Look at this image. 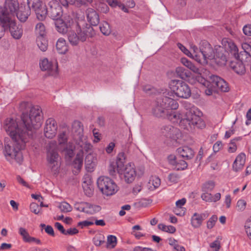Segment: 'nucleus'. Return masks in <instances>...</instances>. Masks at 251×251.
I'll return each instance as SVG.
<instances>
[{
	"instance_id": "nucleus-1",
	"label": "nucleus",
	"mask_w": 251,
	"mask_h": 251,
	"mask_svg": "<svg viewBox=\"0 0 251 251\" xmlns=\"http://www.w3.org/2000/svg\"><path fill=\"white\" fill-rule=\"evenodd\" d=\"M2 127L13 142L12 145L5 142L4 152L6 159L10 161L14 159L21 164L23 159L21 150L25 149L30 138L28 137V134L24 133L14 118H7L3 121Z\"/></svg>"
},
{
	"instance_id": "nucleus-2",
	"label": "nucleus",
	"mask_w": 251,
	"mask_h": 251,
	"mask_svg": "<svg viewBox=\"0 0 251 251\" xmlns=\"http://www.w3.org/2000/svg\"><path fill=\"white\" fill-rule=\"evenodd\" d=\"M173 93L167 89L162 90L151 105V113L156 117H167L171 121L177 122L180 121V125L184 128V125H188L187 122L182 123L185 119L184 115L179 111H173L178 107V102L171 98Z\"/></svg>"
},
{
	"instance_id": "nucleus-3",
	"label": "nucleus",
	"mask_w": 251,
	"mask_h": 251,
	"mask_svg": "<svg viewBox=\"0 0 251 251\" xmlns=\"http://www.w3.org/2000/svg\"><path fill=\"white\" fill-rule=\"evenodd\" d=\"M43 114L41 107L38 105L33 106L29 113H25L21 116V122L17 121L18 125L28 134V137L32 138L35 130L38 129L42 124Z\"/></svg>"
},
{
	"instance_id": "nucleus-4",
	"label": "nucleus",
	"mask_w": 251,
	"mask_h": 251,
	"mask_svg": "<svg viewBox=\"0 0 251 251\" xmlns=\"http://www.w3.org/2000/svg\"><path fill=\"white\" fill-rule=\"evenodd\" d=\"M183 105L187 111L184 114L185 119L183 120L182 123H188V125H184V129L189 130L192 127L201 129L204 128L205 126L204 122L196 114V111L197 108L189 102H185Z\"/></svg>"
},
{
	"instance_id": "nucleus-5",
	"label": "nucleus",
	"mask_w": 251,
	"mask_h": 251,
	"mask_svg": "<svg viewBox=\"0 0 251 251\" xmlns=\"http://www.w3.org/2000/svg\"><path fill=\"white\" fill-rule=\"evenodd\" d=\"M226 48L229 50V52L234 57V60H231L229 62L230 68L237 74L243 75L246 72L245 65L240 60V55H242V52L238 53V49L237 46L231 40L225 41L224 42Z\"/></svg>"
},
{
	"instance_id": "nucleus-6",
	"label": "nucleus",
	"mask_w": 251,
	"mask_h": 251,
	"mask_svg": "<svg viewBox=\"0 0 251 251\" xmlns=\"http://www.w3.org/2000/svg\"><path fill=\"white\" fill-rule=\"evenodd\" d=\"M169 87L171 90L170 92L173 95L170 97H174V95L183 99H187L191 95V92L189 85L181 80L174 79L171 80ZM169 92L170 91L168 90Z\"/></svg>"
},
{
	"instance_id": "nucleus-7",
	"label": "nucleus",
	"mask_w": 251,
	"mask_h": 251,
	"mask_svg": "<svg viewBox=\"0 0 251 251\" xmlns=\"http://www.w3.org/2000/svg\"><path fill=\"white\" fill-rule=\"evenodd\" d=\"M19 7L18 0H5L3 6L0 5V21L14 18Z\"/></svg>"
},
{
	"instance_id": "nucleus-8",
	"label": "nucleus",
	"mask_w": 251,
	"mask_h": 251,
	"mask_svg": "<svg viewBox=\"0 0 251 251\" xmlns=\"http://www.w3.org/2000/svg\"><path fill=\"white\" fill-rule=\"evenodd\" d=\"M97 183L100 191L106 196L113 195L118 190V186L114 180L107 176L99 177Z\"/></svg>"
},
{
	"instance_id": "nucleus-9",
	"label": "nucleus",
	"mask_w": 251,
	"mask_h": 251,
	"mask_svg": "<svg viewBox=\"0 0 251 251\" xmlns=\"http://www.w3.org/2000/svg\"><path fill=\"white\" fill-rule=\"evenodd\" d=\"M0 22L2 25L6 30H9L11 35L15 39H20L23 33L22 27L20 25H17L14 18L5 21V22Z\"/></svg>"
},
{
	"instance_id": "nucleus-10",
	"label": "nucleus",
	"mask_w": 251,
	"mask_h": 251,
	"mask_svg": "<svg viewBox=\"0 0 251 251\" xmlns=\"http://www.w3.org/2000/svg\"><path fill=\"white\" fill-rule=\"evenodd\" d=\"M27 4L30 10L32 9L39 20H43L46 16V5L41 0H27Z\"/></svg>"
},
{
	"instance_id": "nucleus-11",
	"label": "nucleus",
	"mask_w": 251,
	"mask_h": 251,
	"mask_svg": "<svg viewBox=\"0 0 251 251\" xmlns=\"http://www.w3.org/2000/svg\"><path fill=\"white\" fill-rule=\"evenodd\" d=\"M230 39H224L223 44L224 47L219 46L216 49L215 55H214L213 59L215 63L219 66H225L227 61V55L229 54L228 51L229 50L226 48L224 42L229 41Z\"/></svg>"
},
{
	"instance_id": "nucleus-12",
	"label": "nucleus",
	"mask_w": 251,
	"mask_h": 251,
	"mask_svg": "<svg viewBox=\"0 0 251 251\" xmlns=\"http://www.w3.org/2000/svg\"><path fill=\"white\" fill-rule=\"evenodd\" d=\"M199 53L200 59L199 63L206 62L207 60L212 59L214 57L213 49L206 41H202L201 42Z\"/></svg>"
},
{
	"instance_id": "nucleus-13",
	"label": "nucleus",
	"mask_w": 251,
	"mask_h": 251,
	"mask_svg": "<svg viewBox=\"0 0 251 251\" xmlns=\"http://www.w3.org/2000/svg\"><path fill=\"white\" fill-rule=\"evenodd\" d=\"M46 15L48 14L52 19L60 18L62 15V7L56 0H51L48 3V8L46 7Z\"/></svg>"
},
{
	"instance_id": "nucleus-14",
	"label": "nucleus",
	"mask_w": 251,
	"mask_h": 251,
	"mask_svg": "<svg viewBox=\"0 0 251 251\" xmlns=\"http://www.w3.org/2000/svg\"><path fill=\"white\" fill-rule=\"evenodd\" d=\"M54 146V145L53 143H50L47 152V160L50 167L52 170H56L58 167V159L59 156L57 150Z\"/></svg>"
},
{
	"instance_id": "nucleus-15",
	"label": "nucleus",
	"mask_w": 251,
	"mask_h": 251,
	"mask_svg": "<svg viewBox=\"0 0 251 251\" xmlns=\"http://www.w3.org/2000/svg\"><path fill=\"white\" fill-rule=\"evenodd\" d=\"M74 23L73 20L69 16L64 17L63 19L59 18L54 22L56 29L60 33L65 34L71 27Z\"/></svg>"
},
{
	"instance_id": "nucleus-16",
	"label": "nucleus",
	"mask_w": 251,
	"mask_h": 251,
	"mask_svg": "<svg viewBox=\"0 0 251 251\" xmlns=\"http://www.w3.org/2000/svg\"><path fill=\"white\" fill-rule=\"evenodd\" d=\"M74 208L77 211L89 214H93L101 209L99 205H93L86 202H76L74 204Z\"/></svg>"
},
{
	"instance_id": "nucleus-17",
	"label": "nucleus",
	"mask_w": 251,
	"mask_h": 251,
	"mask_svg": "<svg viewBox=\"0 0 251 251\" xmlns=\"http://www.w3.org/2000/svg\"><path fill=\"white\" fill-rule=\"evenodd\" d=\"M77 26L76 31L80 42L86 41L87 39L92 37L95 34L92 26L88 24H85V25L82 27L78 24Z\"/></svg>"
},
{
	"instance_id": "nucleus-18",
	"label": "nucleus",
	"mask_w": 251,
	"mask_h": 251,
	"mask_svg": "<svg viewBox=\"0 0 251 251\" xmlns=\"http://www.w3.org/2000/svg\"><path fill=\"white\" fill-rule=\"evenodd\" d=\"M40 67L42 70L50 72L52 75L57 74L58 64L55 60L50 61L47 58H44L40 62Z\"/></svg>"
},
{
	"instance_id": "nucleus-19",
	"label": "nucleus",
	"mask_w": 251,
	"mask_h": 251,
	"mask_svg": "<svg viewBox=\"0 0 251 251\" xmlns=\"http://www.w3.org/2000/svg\"><path fill=\"white\" fill-rule=\"evenodd\" d=\"M210 82L214 89H217L222 92H226L229 91L227 83L224 79L217 75H211L210 77Z\"/></svg>"
},
{
	"instance_id": "nucleus-20",
	"label": "nucleus",
	"mask_w": 251,
	"mask_h": 251,
	"mask_svg": "<svg viewBox=\"0 0 251 251\" xmlns=\"http://www.w3.org/2000/svg\"><path fill=\"white\" fill-rule=\"evenodd\" d=\"M57 126L56 121L53 118H49L46 122L44 128L45 136L48 138L54 137L57 132Z\"/></svg>"
},
{
	"instance_id": "nucleus-21",
	"label": "nucleus",
	"mask_w": 251,
	"mask_h": 251,
	"mask_svg": "<svg viewBox=\"0 0 251 251\" xmlns=\"http://www.w3.org/2000/svg\"><path fill=\"white\" fill-rule=\"evenodd\" d=\"M161 134L166 138L176 140L178 138L180 133L179 129L171 125H167L161 128Z\"/></svg>"
},
{
	"instance_id": "nucleus-22",
	"label": "nucleus",
	"mask_w": 251,
	"mask_h": 251,
	"mask_svg": "<svg viewBox=\"0 0 251 251\" xmlns=\"http://www.w3.org/2000/svg\"><path fill=\"white\" fill-rule=\"evenodd\" d=\"M123 174L124 175L125 180L127 183L132 182L135 179L136 173L134 165L128 163L124 169Z\"/></svg>"
},
{
	"instance_id": "nucleus-23",
	"label": "nucleus",
	"mask_w": 251,
	"mask_h": 251,
	"mask_svg": "<svg viewBox=\"0 0 251 251\" xmlns=\"http://www.w3.org/2000/svg\"><path fill=\"white\" fill-rule=\"evenodd\" d=\"M71 131L75 138L78 140H82L84 138L83 125L78 121H75L72 123Z\"/></svg>"
},
{
	"instance_id": "nucleus-24",
	"label": "nucleus",
	"mask_w": 251,
	"mask_h": 251,
	"mask_svg": "<svg viewBox=\"0 0 251 251\" xmlns=\"http://www.w3.org/2000/svg\"><path fill=\"white\" fill-rule=\"evenodd\" d=\"M82 187L86 195L91 197L94 193V188L92 184V180L91 176L85 175L82 179Z\"/></svg>"
},
{
	"instance_id": "nucleus-25",
	"label": "nucleus",
	"mask_w": 251,
	"mask_h": 251,
	"mask_svg": "<svg viewBox=\"0 0 251 251\" xmlns=\"http://www.w3.org/2000/svg\"><path fill=\"white\" fill-rule=\"evenodd\" d=\"M88 22L91 24V26H97L99 22V16L97 12L92 8H89L86 11Z\"/></svg>"
},
{
	"instance_id": "nucleus-26",
	"label": "nucleus",
	"mask_w": 251,
	"mask_h": 251,
	"mask_svg": "<svg viewBox=\"0 0 251 251\" xmlns=\"http://www.w3.org/2000/svg\"><path fill=\"white\" fill-rule=\"evenodd\" d=\"M177 151L181 157L187 160L191 159L194 156V151L191 148L187 146L178 148Z\"/></svg>"
},
{
	"instance_id": "nucleus-27",
	"label": "nucleus",
	"mask_w": 251,
	"mask_h": 251,
	"mask_svg": "<svg viewBox=\"0 0 251 251\" xmlns=\"http://www.w3.org/2000/svg\"><path fill=\"white\" fill-rule=\"evenodd\" d=\"M246 156L244 153L239 154L236 158L232 165L234 171L237 172L241 170L245 163Z\"/></svg>"
},
{
	"instance_id": "nucleus-28",
	"label": "nucleus",
	"mask_w": 251,
	"mask_h": 251,
	"mask_svg": "<svg viewBox=\"0 0 251 251\" xmlns=\"http://www.w3.org/2000/svg\"><path fill=\"white\" fill-rule=\"evenodd\" d=\"M96 158L91 153H88L85 159V168L87 171L92 172L96 166Z\"/></svg>"
},
{
	"instance_id": "nucleus-29",
	"label": "nucleus",
	"mask_w": 251,
	"mask_h": 251,
	"mask_svg": "<svg viewBox=\"0 0 251 251\" xmlns=\"http://www.w3.org/2000/svg\"><path fill=\"white\" fill-rule=\"evenodd\" d=\"M126 156L124 152H120L117 156L116 161L115 162L116 165L117 171L119 174H122L124 169L125 168Z\"/></svg>"
},
{
	"instance_id": "nucleus-30",
	"label": "nucleus",
	"mask_w": 251,
	"mask_h": 251,
	"mask_svg": "<svg viewBox=\"0 0 251 251\" xmlns=\"http://www.w3.org/2000/svg\"><path fill=\"white\" fill-rule=\"evenodd\" d=\"M30 14V10L29 7H26L25 6L24 7H19V9L16 12L15 15H16L17 18L21 22H25L27 19L28 16Z\"/></svg>"
},
{
	"instance_id": "nucleus-31",
	"label": "nucleus",
	"mask_w": 251,
	"mask_h": 251,
	"mask_svg": "<svg viewBox=\"0 0 251 251\" xmlns=\"http://www.w3.org/2000/svg\"><path fill=\"white\" fill-rule=\"evenodd\" d=\"M181 63L185 67L189 69L191 71L196 74H201V69L196 66L192 62L186 58H182L181 59Z\"/></svg>"
},
{
	"instance_id": "nucleus-32",
	"label": "nucleus",
	"mask_w": 251,
	"mask_h": 251,
	"mask_svg": "<svg viewBox=\"0 0 251 251\" xmlns=\"http://www.w3.org/2000/svg\"><path fill=\"white\" fill-rule=\"evenodd\" d=\"M56 48L59 53L65 54L68 50L66 41L62 38H60L56 44Z\"/></svg>"
},
{
	"instance_id": "nucleus-33",
	"label": "nucleus",
	"mask_w": 251,
	"mask_h": 251,
	"mask_svg": "<svg viewBox=\"0 0 251 251\" xmlns=\"http://www.w3.org/2000/svg\"><path fill=\"white\" fill-rule=\"evenodd\" d=\"M36 43L41 51H45L47 50L48 41L44 36H38L36 39Z\"/></svg>"
},
{
	"instance_id": "nucleus-34",
	"label": "nucleus",
	"mask_w": 251,
	"mask_h": 251,
	"mask_svg": "<svg viewBox=\"0 0 251 251\" xmlns=\"http://www.w3.org/2000/svg\"><path fill=\"white\" fill-rule=\"evenodd\" d=\"M68 39L70 44L73 46H76L80 42L77 33L74 31H70L68 34Z\"/></svg>"
},
{
	"instance_id": "nucleus-35",
	"label": "nucleus",
	"mask_w": 251,
	"mask_h": 251,
	"mask_svg": "<svg viewBox=\"0 0 251 251\" xmlns=\"http://www.w3.org/2000/svg\"><path fill=\"white\" fill-rule=\"evenodd\" d=\"M83 152L82 151H80L75 157L74 161V167L77 169H80L83 165Z\"/></svg>"
},
{
	"instance_id": "nucleus-36",
	"label": "nucleus",
	"mask_w": 251,
	"mask_h": 251,
	"mask_svg": "<svg viewBox=\"0 0 251 251\" xmlns=\"http://www.w3.org/2000/svg\"><path fill=\"white\" fill-rule=\"evenodd\" d=\"M176 72L177 75L181 78L185 79L190 76V73L189 71L183 67H177L176 68Z\"/></svg>"
},
{
	"instance_id": "nucleus-37",
	"label": "nucleus",
	"mask_w": 251,
	"mask_h": 251,
	"mask_svg": "<svg viewBox=\"0 0 251 251\" xmlns=\"http://www.w3.org/2000/svg\"><path fill=\"white\" fill-rule=\"evenodd\" d=\"M191 54H190V57L194 58L197 62L200 61V49H199L197 46L193 44H191L190 46Z\"/></svg>"
},
{
	"instance_id": "nucleus-38",
	"label": "nucleus",
	"mask_w": 251,
	"mask_h": 251,
	"mask_svg": "<svg viewBox=\"0 0 251 251\" xmlns=\"http://www.w3.org/2000/svg\"><path fill=\"white\" fill-rule=\"evenodd\" d=\"M100 29L101 33L105 35H108L111 33L109 25L106 22H103L100 24Z\"/></svg>"
},
{
	"instance_id": "nucleus-39",
	"label": "nucleus",
	"mask_w": 251,
	"mask_h": 251,
	"mask_svg": "<svg viewBox=\"0 0 251 251\" xmlns=\"http://www.w3.org/2000/svg\"><path fill=\"white\" fill-rule=\"evenodd\" d=\"M79 142H78V144L81 147L82 150L80 151H82V150H84L86 152H89L91 150L92 146V145L88 143L87 141H85V138H82V140H79Z\"/></svg>"
},
{
	"instance_id": "nucleus-40",
	"label": "nucleus",
	"mask_w": 251,
	"mask_h": 251,
	"mask_svg": "<svg viewBox=\"0 0 251 251\" xmlns=\"http://www.w3.org/2000/svg\"><path fill=\"white\" fill-rule=\"evenodd\" d=\"M188 167L187 162L183 160L176 161V164L174 166V169L177 171H182L186 169Z\"/></svg>"
},
{
	"instance_id": "nucleus-41",
	"label": "nucleus",
	"mask_w": 251,
	"mask_h": 251,
	"mask_svg": "<svg viewBox=\"0 0 251 251\" xmlns=\"http://www.w3.org/2000/svg\"><path fill=\"white\" fill-rule=\"evenodd\" d=\"M35 32L38 36H44L46 34V28L44 25L42 23H38L35 27Z\"/></svg>"
},
{
	"instance_id": "nucleus-42",
	"label": "nucleus",
	"mask_w": 251,
	"mask_h": 251,
	"mask_svg": "<svg viewBox=\"0 0 251 251\" xmlns=\"http://www.w3.org/2000/svg\"><path fill=\"white\" fill-rule=\"evenodd\" d=\"M32 104L29 102L26 101L22 102L19 106V108L20 111L22 112V115H23L25 113H28L27 111L28 110L30 111V108L32 107Z\"/></svg>"
},
{
	"instance_id": "nucleus-43",
	"label": "nucleus",
	"mask_w": 251,
	"mask_h": 251,
	"mask_svg": "<svg viewBox=\"0 0 251 251\" xmlns=\"http://www.w3.org/2000/svg\"><path fill=\"white\" fill-rule=\"evenodd\" d=\"M158 228L165 232L173 233L176 231V228L172 226H166L162 224L158 225Z\"/></svg>"
},
{
	"instance_id": "nucleus-44",
	"label": "nucleus",
	"mask_w": 251,
	"mask_h": 251,
	"mask_svg": "<svg viewBox=\"0 0 251 251\" xmlns=\"http://www.w3.org/2000/svg\"><path fill=\"white\" fill-rule=\"evenodd\" d=\"M215 187V183L213 181H209L205 183L202 186L203 192H209L212 191Z\"/></svg>"
},
{
	"instance_id": "nucleus-45",
	"label": "nucleus",
	"mask_w": 251,
	"mask_h": 251,
	"mask_svg": "<svg viewBox=\"0 0 251 251\" xmlns=\"http://www.w3.org/2000/svg\"><path fill=\"white\" fill-rule=\"evenodd\" d=\"M58 207L60 210L63 212H68L71 211L73 209L71 205L66 201L61 202L59 204Z\"/></svg>"
},
{
	"instance_id": "nucleus-46",
	"label": "nucleus",
	"mask_w": 251,
	"mask_h": 251,
	"mask_svg": "<svg viewBox=\"0 0 251 251\" xmlns=\"http://www.w3.org/2000/svg\"><path fill=\"white\" fill-rule=\"evenodd\" d=\"M241 140L240 137L235 138L232 140H231L229 144L228 151L229 152H234L237 150L236 145L235 144V142L237 141H239Z\"/></svg>"
},
{
	"instance_id": "nucleus-47",
	"label": "nucleus",
	"mask_w": 251,
	"mask_h": 251,
	"mask_svg": "<svg viewBox=\"0 0 251 251\" xmlns=\"http://www.w3.org/2000/svg\"><path fill=\"white\" fill-rule=\"evenodd\" d=\"M149 184L150 186L152 185L154 188H156L160 186L161 180L158 177L151 176L149 180Z\"/></svg>"
},
{
	"instance_id": "nucleus-48",
	"label": "nucleus",
	"mask_w": 251,
	"mask_h": 251,
	"mask_svg": "<svg viewBox=\"0 0 251 251\" xmlns=\"http://www.w3.org/2000/svg\"><path fill=\"white\" fill-rule=\"evenodd\" d=\"M209 213L208 212H204L200 214L195 213L193 215L192 220H204L208 218Z\"/></svg>"
},
{
	"instance_id": "nucleus-49",
	"label": "nucleus",
	"mask_w": 251,
	"mask_h": 251,
	"mask_svg": "<svg viewBox=\"0 0 251 251\" xmlns=\"http://www.w3.org/2000/svg\"><path fill=\"white\" fill-rule=\"evenodd\" d=\"M107 247L114 248L117 244V238L113 235H109L107 237Z\"/></svg>"
},
{
	"instance_id": "nucleus-50",
	"label": "nucleus",
	"mask_w": 251,
	"mask_h": 251,
	"mask_svg": "<svg viewBox=\"0 0 251 251\" xmlns=\"http://www.w3.org/2000/svg\"><path fill=\"white\" fill-rule=\"evenodd\" d=\"M222 238L218 237L217 239L210 245V248L214 250L215 251H219L221 248V243L220 240Z\"/></svg>"
},
{
	"instance_id": "nucleus-51",
	"label": "nucleus",
	"mask_w": 251,
	"mask_h": 251,
	"mask_svg": "<svg viewBox=\"0 0 251 251\" xmlns=\"http://www.w3.org/2000/svg\"><path fill=\"white\" fill-rule=\"evenodd\" d=\"M19 233L22 236L23 240L25 242H26L30 236L27 230L22 227H20L19 229Z\"/></svg>"
},
{
	"instance_id": "nucleus-52",
	"label": "nucleus",
	"mask_w": 251,
	"mask_h": 251,
	"mask_svg": "<svg viewBox=\"0 0 251 251\" xmlns=\"http://www.w3.org/2000/svg\"><path fill=\"white\" fill-rule=\"evenodd\" d=\"M247 203L244 200H239L238 201L236 204V208L238 211H242L246 208Z\"/></svg>"
},
{
	"instance_id": "nucleus-53",
	"label": "nucleus",
	"mask_w": 251,
	"mask_h": 251,
	"mask_svg": "<svg viewBox=\"0 0 251 251\" xmlns=\"http://www.w3.org/2000/svg\"><path fill=\"white\" fill-rule=\"evenodd\" d=\"M93 240L94 244L97 246H100L104 242V237L101 235L96 236Z\"/></svg>"
},
{
	"instance_id": "nucleus-54",
	"label": "nucleus",
	"mask_w": 251,
	"mask_h": 251,
	"mask_svg": "<svg viewBox=\"0 0 251 251\" xmlns=\"http://www.w3.org/2000/svg\"><path fill=\"white\" fill-rule=\"evenodd\" d=\"M30 209L32 212L37 214L40 212L41 208L37 203L32 202L30 205Z\"/></svg>"
},
{
	"instance_id": "nucleus-55",
	"label": "nucleus",
	"mask_w": 251,
	"mask_h": 251,
	"mask_svg": "<svg viewBox=\"0 0 251 251\" xmlns=\"http://www.w3.org/2000/svg\"><path fill=\"white\" fill-rule=\"evenodd\" d=\"M180 178V176L179 175L176 173H171L168 176V179L170 181L173 183H177Z\"/></svg>"
},
{
	"instance_id": "nucleus-56",
	"label": "nucleus",
	"mask_w": 251,
	"mask_h": 251,
	"mask_svg": "<svg viewBox=\"0 0 251 251\" xmlns=\"http://www.w3.org/2000/svg\"><path fill=\"white\" fill-rule=\"evenodd\" d=\"M78 233V230L76 228H69L67 229H65V233H64V235L73 236L77 234Z\"/></svg>"
},
{
	"instance_id": "nucleus-57",
	"label": "nucleus",
	"mask_w": 251,
	"mask_h": 251,
	"mask_svg": "<svg viewBox=\"0 0 251 251\" xmlns=\"http://www.w3.org/2000/svg\"><path fill=\"white\" fill-rule=\"evenodd\" d=\"M58 142L60 144H63L67 142V137L65 132H63L59 134L58 136Z\"/></svg>"
},
{
	"instance_id": "nucleus-58",
	"label": "nucleus",
	"mask_w": 251,
	"mask_h": 251,
	"mask_svg": "<svg viewBox=\"0 0 251 251\" xmlns=\"http://www.w3.org/2000/svg\"><path fill=\"white\" fill-rule=\"evenodd\" d=\"M245 228L248 237L251 240V221H247L245 225Z\"/></svg>"
},
{
	"instance_id": "nucleus-59",
	"label": "nucleus",
	"mask_w": 251,
	"mask_h": 251,
	"mask_svg": "<svg viewBox=\"0 0 251 251\" xmlns=\"http://www.w3.org/2000/svg\"><path fill=\"white\" fill-rule=\"evenodd\" d=\"M201 198L206 201L212 202V195L209 192H204L202 193Z\"/></svg>"
},
{
	"instance_id": "nucleus-60",
	"label": "nucleus",
	"mask_w": 251,
	"mask_h": 251,
	"mask_svg": "<svg viewBox=\"0 0 251 251\" xmlns=\"http://www.w3.org/2000/svg\"><path fill=\"white\" fill-rule=\"evenodd\" d=\"M243 33L247 36H251V25L248 24L245 25L243 28Z\"/></svg>"
},
{
	"instance_id": "nucleus-61",
	"label": "nucleus",
	"mask_w": 251,
	"mask_h": 251,
	"mask_svg": "<svg viewBox=\"0 0 251 251\" xmlns=\"http://www.w3.org/2000/svg\"><path fill=\"white\" fill-rule=\"evenodd\" d=\"M174 213L179 216H182L184 215L185 212V208H181L176 207L174 210Z\"/></svg>"
},
{
	"instance_id": "nucleus-62",
	"label": "nucleus",
	"mask_w": 251,
	"mask_h": 251,
	"mask_svg": "<svg viewBox=\"0 0 251 251\" xmlns=\"http://www.w3.org/2000/svg\"><path fill=\"white\" fill-rule=\"evenodd\" d=\"M94 224V222L92 221H83L82 222H80L77 224V226L81 227V228H83L85 226H88Z\"/></svg>"
},
{
	"instance_id": "nucleus-63",
	"label": "nucleus",
	"mask_w": 251,
	"mask_h": 251,
	"mask_svg": "<svg viewBox=\"0 0 251 251\" xmlns=\"http://www.w3.org/2000/svg\"><path fill=\"white\" fill-rule=\"evenodd\" d=\"M223 144L221 141L216 142L213 145V149L215 152H218L222 148Z\"/></svg>"
},
{
	"instance_id": "nucleus-64",
	"label": "nucleus",
	"mask_w": 251,
	"mask_h": 251,
	"mask_svg": "<svg viewBox=\"0 0 251 251\" xmlns=\"http://www.w3.org/2000/svg\"><path fill=\"white\" fill-rule=\"evenodd\" d=\"M116 170H117V167L115 162H113L111 163L109 167V172L110 175L113 176L116 172Z\"/></svg>"
}]
</instances>
